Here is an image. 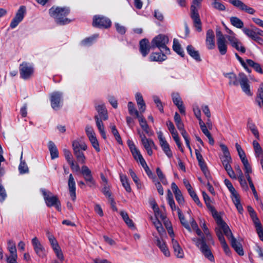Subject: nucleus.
I'll list each match as a JSON object with an SVG mask.
<instances>
[{"label": "nucleus", "instance_id": "62", "mask_svg": "<svg viewBox=\"0 0 263 263\" xmlns=\"http://www.w3.org/2000/svg\"><path fill=\"white\" fill-rule=\"evenodd\" d=\"M154 102L156 104L157 107L160 112H163V107L162 102L158 97L154 96L153 97Z\"/></svg>", "mask_w": 263, "mask_h": 263}, {"label": "nucleus", "instance_id": "47", "mask_svg": "<svg viewBox=\"0 0 263 263\" xmlns=\"http://www.w3.org/2000/svg\"><path fill=\"white\" fill-rule=\"evenodd\" d=\"M242 31L247 36L251 39L252 40L255 41L260 45H263V39L260 36H257L246 31Z\"/></svg>", "mask_w": 263, "mask_h": 263}, {"label": "nucleus", "instance_id": "43", "mask_svg": "<svg viewBox=\"0 0 263 263\" xmlns=\"http://www.w3.org/2000/svg\"><path fill=\"white\" fill-rule=\"evenodd\" d=\"M247 64L251 67L253 68L254 70L260 73H262L263 71L259 64L255 62L252 60L247 59L246 60Z\"/></svg>", "mask_w": 263, "mask_h": 263}, {"label": "nucleus", "instance_id": "35", "mask_svg": "<svg viewBox=\"0 0 263 263\" xmlns=\"http://www.w3.org/2000/svg\"><path fill=\"white\" fill-rule=\"evenodd\" d=\"M253 145L255 154V156L257 158L263 159V150L259 143L257 141L254 140L253 141Z\"/></svg>", "mask_w": 263, "mask_h": 263}, {"label": "nucleus", "instance_id": "25", "mask_svg": "<svg viewBox=\"0 0 263 263\" xmlns=\"http://www.w3.org/2000/svg\"><path fill=\"white\" fill-rule=\"evenodd\" d=\"M140 125L145 133L148 136H151L153 135V132L150 129L147 122L144 117L141 115L138 118Z\"/></svg>", "mask_w": 263, "mask_h": 263}, {"label": "nucleus", "instance_id": "32", "mask_svg": "<svg viewBox=\"0 0 263 263\" xmlns=\"http://www.w3.org/2000/svg\"><path fill=\"white\" fill-rule=\"evenodd\" d=\"M198 162V165L201 170L202 172L205 175L206 179L209 181L210 179H212V177L210 175V172L208 168V167L206 166V164L204 161V160L199 161Z\"/></svg>", "mask_w": 263, "mask_h": 263}, {"label": "nucleus", "instance_id": "21", "mask_svg": "<svg viewBox=\"0 0 263 263\" xmlns=\"http://www.w3.org/2000/svg\"><path fill=\"white\" fill-rule=\"evenodd\" d=\"M68 185L69 191L70 196L71 197L72 200L74 201L76 199V183L74 178L71 174L69 175Z\"/></svg>", "mask_w": 263, "mask_h": 263}, {"label": "nucleus", "instance_id": "49", "mask_svg": "<svg viewBox=\"0 0 263 263\" xmlns=\"http://www.w3.org/2000/svg\"><path fill=\"white\" fill-rule=\"evenodd\" d=\"M128 109L130 115H135L137 118L141 116L139 115L138 111L135 108L134 104L132 102L128 103Z\"/></svg>", "mask_w": 263, "mask_h": 263}, {"label": "nucleus", "instance_id": "3", "mask_svg": "<svg viewBox=\"0 0 263 263\" xmlns=\"http://www.w3.org/2000/svg\"><path fill=\"white\" fill-rule=\"evenodd\" d=\"M220 228L222 230L223 233L230 241L232 247L237 253L240 256L243 255L244 251L241 243L238 241L234 237L228 224L226 223Z\"/></svg>", "mask_w": 263, "mask_h": 263}, {"label": "nucleus", "instance_id": "5", "mask_svg": "<svg viewBox=\"0 0 263 263\" xmlns=\"http://www.w3.org/2000/svg\"><path fill=\"white\" fill-rule=\"evenodd\" d=\"M168 42V38L164 34H159L155 37L152 41V47L155 48H158L160 51L167 54L170 52V49L166 46Z\"/></svg>", "mask_w": 263, "mask_h": 263}, {"label": "nucleus", "instance_id": "42", "mask_svg": "<svg viewBox=\"0 0 263 263\" xmlns=\"http://www.w3.org/2000/svg\"><path fill=\"white\" fill-rule=\"evenodd\" d=\"M173 48V50L179 55L182 57H184V51L181 48V45L178 41L176 39H174Z\"/></svg>", "mask_w": 263, "mask_h": 263}, {"label": "nucleus", "instance_id": "60", "mask_svg": "<svg viewBox=\"0 0 263 263\" xmlns=\"http://www.w3.org/2000/svg\"><path fill=\"white\" fill-rule=\"evenodd\" d=\"M18 170L21 174L28 173L29 170L26 163L24 161H21L18 166Z\"/></svg>", "mask_w": 263, "mask_h": 263}, {"label": "nucleus", "instance_id": "7", "mask_svg": "<svg viewBox=\"0 0 263 263\" xmlns=\"http://www.w3.org/2000/svg\"><path fill=\"white\" fill-rule=\"evenodd\" d=\"M111 22L109 18L101 15H95L93 17L92 26L99 28L107 29L111 26Z\"/></svg>", "mask_w": 263, "mask_h": 263}, {"label": "nucleus", "instance_id": "6", "mask_svg": "<svg viewBox=\"0 0 263 263\" xmlns=\"http://www.w3.org/2000/svg\"><path fill=\"white\" fill-rule=\"evenodd\" d=\"M41 192L47 206H54L58 211H61V202L57 196L53 195L51 192L45 189H41Z\"/></svg>", "mask_w": 263, "mask_h": 263}, {"label": "nucleus", "instance_id": "55", "mask_svg": "<svg viewBox=\"0 0 263 263\" xmlns=\"http://www.w3.org/2000/svg\"><path fill=\"white\" fill-rule=\"evenodd\" d=\"M89 140L90 142H91L92 146L96 149V151L97 152H100V146H99V144L98 140L96 138V135L89 138Z\"/></svg>", "mask_w": 263, "mask_h": 263}, {"label": "nucleus", "instance_id": "38", "mask_svg": "<svg viewBox=\"0 0 263 263\" xmlns=\"http://www.w3.org/2000/svg\"><path fill=\"white\" fill-rule=\"evenodd\" d=\"M177 212L179 220L182 225L186 228L189 231L191 232V228L187 221L185 220L184 215L182 214L181 211L180 209L177 208Z\"/></svg>", "mask_w": 263, "mask_h": 263}, {"label": "nucleus", "instance_id": "46", "mask_svg": "<svg viewBox=\"0 0 263 263\" xmlns=\"http://www.w3.org/2000/svg\"><path fill=\"white\" fill-rule=\"evenodd\" d=\"M103 186L102 193L106 197L108 198V199L110 202V204H115L114 199L111 197V193L110 191L109 186L107 184H103Z\"/></svg>", "mask_w": 263, "mask_h": 263}, {"label": "nucleus", "instance_id": "8", "mask_svg": "<svg viewBox=\"0 0 263 263\" xmlns=\"http://www.w3.org/2000/svg\"><path fill=\"white\" fill-rule=\"evenodd\" d=\"M33 68L29 63L23 62L20 66V75L23 79H29L33 74Z\"/></svg>", "mask_w": 263, "mask_h": 263}, {"label": "nucleus", "instance_id": "33", "mask_svg": "<svg viewBox=\"0 0 263 263\" xmlns=\"http://www.w3.org/2000/svg\"><path fill=\"white\" fill-rule=\"evenodd\" d=\"M135 98L140 112H143L145 110L146 106L142 95L139 92H137L136 94Z\"/></svg>", "mask_w": 263, "mask_h": 263}, {"label": "nucleus", "instance_id": "24", "mask_svg": "<svg viewBox=\"0 0 263 263\" xmlns=\"http://www.w3.org/2000/svg\"><path fill=\"white\" fill-rule=\"evenodd\" d=\"M155 239L156 245L159 247L165 256H169L170 255V251L166 247L165 242L163 239H160L158 237L156 236Z\"/></svg>", "mask_w": 263, "mask_h": 263}, {"label": "nucleus", "instance_id": "23", "mask_svg": "<svg viewBox=\"0 0 263 263\" xmlns=\"http://www.w3.org/2000/svg\"><path fill=\"white\" fill-rule=\"evenodd\" d=\"M220 147L223 154V156L221 158L222 164L231 163L232 158L228 147L223 144H221Z\"/></svg>", "mask_w": 263, "mask_h": 263}, {"label": "nucleus", "instance_id": "16", "mask_svg": "<svg viewBox=\"0 0 263 263\" xmlns=\"http://www.w3.org/2000/svg\"><path fill=\"white\" fill-rule=\"evenodd\" d=\"M222 230L219 227V228H216L215 232L216 233V235L220 242L221 246L223 248V250L226 253V254L228 256H230L231 254V252L230 249L228 245H227L225 239L224 238L223 235L222 233Z\"/></svg>", "mask_w": 263, "mask_h": 263}, {"label": "nucleus", "instance_id": "11", "mask_svg": "<svg viewBox=\"0 0 263 263\" xmlns=\"http://www.w3.org/2000/svg\"><path fill=\"white\" fill-rule=\"evenodd\" d=\"M26 7L21 6L17 10L14 17L11 21L10 27L11 28H15L18 24L23 20L26 13Z\"/></svg>", "mask_w": 263, "mask_h": 263}, {"label": "nucleus", "instance_id": "61", "mask_svg": "<svg viewBox=\"0 0 263 263\" xmlns=\"http://www.w3.org/2000/svg\"><path fill=\"white\" fill-rule=\"evenodd\" d=\"M142 144L145 149L150 147L155 148L156 147L154 141L152 139H147L146 140L142 141Z\"/></svg>", "mask_w": 263, "mask_h": 263}, {"label": "nucleus", "instance_id": "41", "mask_svg": "<svg viewBox=\"0 0 263 263\" xmlns=\"http://www.w3.org/2000/svg\"><path fill=\"white\" fill-rule=\"evenodd\" d=\"M230 22L233 26L237 28H242L243 29V27L244 25L243 23L238 17L236 16H232L230 17Z\"/></svg>", "mask_w": 263, "mask_h": 263}, {"label": "nucleus", "instance_id": "59", "mask_svg": "<svg viewBox=\"0 0 263 263\" xmlns=\"http://www.w3.org/2000/svg\"><path fill=\"white\" fill-rule=\"evenodd\" d=\"M243 167H244V171L245 173H252V169L251 165L248 162V160L247 159L243 160L241 161Z\"/></svg>", "mask_w": 263, "mask_h": 263}, {"label": "nucleus", "instance_id": "45", "mask_svg": "<svg viewBox=\"0 0 263 263\" xmlns=\"http://www.w3.org/2000/svg\"><path fill=\"white\" fill-rule=\"evenodd\" d=\"M120 180L122 182V184L124 187L126 192L130 193L132 191L130 184L128 181L127 177L126 175H120Z\"/></svg>", "mask_w": 263, "mask_h": 263}, {"label": "nucleus", "instance_id": "56", "mask_svg": "<svg viewBox=\"0 0 263 263\" xmlns=\"http://www.w3.org/2000/svg\"><path fill=\"white\" fill-rule=\"evenodd\" d=\"M235 147L238 152V155L241 161L247 159L245 152L242 149L241 146L237 143L235 144Z\"/></svg>", "mask_w": 263, "mask_h": 263}, {"label": "nucleus", "instance_id": "18", "mask_svg": "<svg viewBox=\"0 0 263 263\" xmlns=\"http://www.w3.org/2000/svg\"><path fill=\"white\" fill-rule=\"evenodd\" d=\"M211 201H209L207 203H205L208 209L211 212L213 217L214 218L217 224L219 226V227L221 228L226 223L222 220L221 216L218 215L216 210L214 208V207L211 204Z\"/></svg>", "mask_w": 263, "mask_h": 263}, {"label": "nucleus", "instance_id": "1", "mask_svg": "<svg viewBox=\"0 0 263 263\" xmlns=\"http://www.w3.org/2000/svg\"><path fill=\"white\" fill-rule=\"evenodd\" d=\"M69 12L70 9L68 7H52L49 10L50 15L60 25H64L71 22V20L66 17Z\"/></svg>", "mask_w": 263, "mask_h": 263}, {"label": "nucleus", "instance_id": "17", "mask_svg": "<svg viewBox=\"0 0 263 263\" xmlns=\"http://www.w3.org/2000/svg\"><path fill=\"white\" fill-rule=\"evenodd\" d=\"M31 242L36 254L40 257H44L46 255V251L36 237H34Z\"/></svg>", "mask_w": 263, "mask_h": 263}, {"label": "nucleus", "instance_id": "15", "mask_svg": "<svg viewBox=\"0 0 263 263\" xmlns=\"http://www.w3.org/2000/svg\"><path fill=\"white\" fill-rule=\"evenodd\" d=\"M191 17L193 20L194 26L198 32L202 31L201 22L199 17V14L197 9H195L194 7H191Z\"/></svg>", "mask_w": 263, "mask_h": 263}, {"label": "nucleus", "instance_id": "14", "mask_svg": "<svg viewBox=\"0 0 263 263\" xmlns=\"http://www.w3.org/2000/svg\"><path fill=\"white\" fill-rule=\"evenodd\" d=\"M228 2L240 10L244 11L249 14H253L255 12L253 8L248 7L240 0H228Z\"/></svg>", "mask_w": 263, "mask_h": 263}, {"label": "nucleus", "instance_id": "39", "mask_svg": "<svg viewBox=\"0 0 263 263\" xmlns=\"http://www.w3.org/2000/svg\"><path fill=\"white\" fill-rule=\"evenodd\" d=\"M217 45L220 53L221 55H224L227 51V45L226 40L217 41Z\"/></svg>", "mask_w": 263, "mask_h": 263}, {"label": "nucleus", "instance_id": "36", "mask_svg": "<svg viewBox=\"0 0 263 263\" xmlns=\"http://www.w3.org/2000/svg\"><path fill=\"white\" fill-rule=\"evenodd\" d=\"M256 101L260 107H263V83L260 85L258 89Z\"/></svg>", "mask_w": 263, "mask_h": 263}, {"label": "nucleus", "instance_id": "28", "mask_svg": "<svg viewBox=\"0 0 263 263\" xmlns=\"http://www.w3.org/2000/svg\"><path fill=\"white\" fill-rule=\"evenodd\" d=\"M163 52H154L152 53L149 58L151 61H156V62H162L166 60V56L165 53H163Z\"/></svg>", "mask_w": 263, "mask_h": 263}, {"label": "nucleus", "instance_id": "20", "mask_svg": "<svg viewBox=\"0 0 263 263\" xmlns=\"http://www.w3.org/2000/svg\"><path fill=\"white\" fill-rule=\"evenodd\" d=\"M171 187L174 194L175 198L178 204L183 205L184 203V199L181 191L175 182L171 184Z\"/></svg>", "mask_w": 263, "mask_h": 263}, {"label": "nucleus", "instance_id": "9", "mask_svg": "<svg viewBox=\"0 0 263 263\" xmlns=\"http://www.w3.org/2000/svg\"><path fill=\"white\" fill-rule=\"evenodd\" d=\"M239 84H240L242 91L248 96H252V93L250 90L249 81L246 75L242 73H239L238 74Z\"/></svg>", "mask_w": 263, "mask_h": 263}, {"label": "nucleus", "instance_id": "58", "mask_svg": "<svg viewBox=\"0 0 263 263\" xmlns=\"http://www.w3.org/2000/svg\"><path fill=\"white\" fill-rule=\"evenodd\" d=\"M172 100L173 103L177 107L179 106L180 104H183V102L178 93L172 94Z\"/></svg>", "mask_w": 263, "mask_h": 263}, {"label": "nucleus", "instance_id": "40", "mask_svg": "<svg viewBox=\"0 0 263 263\" xmlns=\"http://www.w3.org/2000/svg\"><path fill=\"white\" fill-rule=\"evenodd\" d=\"M251 27H252V29L244 28H243L242 31H246L250 33H253L255 35H256L257 36L263 37V30H261L259 28L255 27L253 25H251Z\"/></svg>", "mask_w": 263, "mask_h": 263}, {"label": "nucleus", "instance_id": "10", "mask_svg": "<svg viewBox=\"0 0 263 263\" xmlns=\"http://www.w3.org/2000/svg\"><path fill=\"white\" fill-rule=\"evenodd\" d=\"M63 93L59 91H54L50 94V102L52 108L54 110L59 109L62 104Z\"/></svg>", "mask_w": 263, "mask_h": 263}, {"label": "nucleus", "instance_id": "57", "mask_svg": "<svg viewBox=\"0 0 263 263\" xmlns=\"http://www.w3.org/2000/svg\"><path fill=\"white\" fill-rule=\"evenodd\" d=\"M97 37L98 35H96L93 36L86 38L81 42V44L84 46H89L92 44Z\"/></svg>", "mask_w": 263, "mask_h": 263}, {"label": "nucleus", "instance_id": "12", "mask_svg": "<svg viewBox=\"0 0 263 263\" xmlns=\"http://www.w3.org/2000/svg\"><path fill=\"white\" fill-rule=\"evenodd\" d=\"M81 173L84 176V178L90 187H96V182L92 176L91 172L90 169L86 165H83L81 168Z\"/></svg>", "mask_w": 263, "mask_h": 263}, {"label": "nucleus", "instance_id": "53", "mask_svg": "<svg viewBox=\"0 0 263 263\" xmlns=\"http://www.w3.org/2000/svg\"><path fill=\"white\" fill-rule=\"evenodd\" d=\"M174 121L176 125V126L178 129H182V127H184V124L181 121L180 115L178 112H175L174 116Z\"/></svg>", "mask_w": 263, "mask_h": 263}, {"label": "nucleus", "instance_id": "31", "mask_svg": "<svg viewBox=\"0 0 263 263\" xmlns=\"http://www.w3.org/2000/svg\"><path fill=\"white\" fill-rule=\"evenodd\" d=\"M224 76L229 80V84L230 85L238 86L239 84V78H237L236 75L233 73H224Z\"/></svg>", "mask_w": 263, "mask_h": 263}, {"label": "nucleus", "instance_id": "4", "mask_svg": "<svg viewBox=\"0 0 263 263\" xmlns=\"http://www.w3.org/2000/svg\"><path fill=\"white\" fill-rule=\"evenodd\" d=\"M192 240L199 249L204 257L211 261H214V257L210 247L205 242V238L202 236L201 238L194 237Z\"/></svg>", "mask_w": 263, "mask_h": 263}, {"label": "nucleus", "instance_id": "30", "mask_svg": "<svg viewBox=\"0 0 263 263\" xmlns=\"http://www.w3.org/2000/svg\"><path fill=\"white\" fill-rule=\"evenodd\" d=\"M96 108L98 112L100 118L102 119L103 120L108 119L107 111L104 104L98 105L96 107Z\"/></svg>", "mask_w": 263, "mask_h": 263}, {"label": "nucleus", "instance_id": "26", "mask_svg": "<svg viewBox=\"0 0 263 263\" xmlns=\"http://www.w3.org/2000/svg\"><path fill=\"white\" fill-rule=\"evenodd\" d=\"M172 246L174 249V253L178 258H182L183 257L184 253L182 249L180 246L178 241L174 238L172 239Z\"/></svg>", "mask_w": 263, "mask_h": 263}, {"label": "nucleus", "instance_id": "63", "mask_svg": "<svg viewBox=\"0 0 263 263\" xmlns=\"http://www.w3.org/2000/svg\"><path fill=\"white\" fill-rule=\"evenodd\" d=\"M140 163L148 177H151L152 175H153L152 171L149 168L144 159H142Z\"/></svg>", "mask_w": 263, "mask_h": 263}, {"label": "nucleus", "instance_id": "64", "mask_svg": "<svg viewBox=\"0 0 263 263\" xmlns=\"http://www.w3.org/2000/svg\"><path fill=\"white\" fill-rule=\"evenodd\" d=\"M63 153L65 158L68 163L73 160L72 155L69 150L65 148L63 149Z\"/></svg>", "mask_w": 263, "mask_h": 263}, {"label": "nucleus", "instance_id": "52", "mask_svg": "<svg viewBox=\"0 0 263 263\" xmlns=\"http://www.w3.org/2000/svg\"><path fill=\"white\" fill-rule=\"evenodd\" d=\"M212 5L214 8L219 11H224L226 10L225 6L220 0H214L212 3Z\"/></svg>", "mask_w": 263, "mask_h": 263}, {"label": "nucleus", "instance_id": "13", "mask_svg": "<svg viewBox=\"0 0 263 263\" xmlns=\"http://www.w3.org/2000/svg\"><path fill=\"white\" fill-rule=\"evenodd\" d=\"M157 133L158 135V138L159 140L160 145L162 147L163 152L168 158L172 157L173 154L170 148V145L165 139L164 137H163L162 132L159 131Z\"/></svg>", "mask_w": 263, "mask_h": 263}, {"label": "nucleus", "instance_id": "29", "mask_svg": "<svg viewBox=\"0 0 263 263\" xmlns=\"http://www.w3.org/2000/svg\"><path fill=\"white\" fill-rule=\"evenodd\" d=\"M95 119L96 120L97 126L100 134L101 135L102 138L105 139L106 138V136L104 130V125L102 122L103 119L99 118L98 115L95 116Z\"/></svg>", "mask_w": 263, "mask_h": 263}, {"label": "nucleus", "instance_id": "2", "mask_svg": "<svg viewBox=\"0 0 263 263\" xmlns=\"http://www.w3.org/2000/svg\"><path fill=\"white\" fill-rule=\"evenodd\" d=\"M72 147L77 161L82 164L85 163L86 157L83 151L87 149L86 144L82 141L75 140L72 142Z\"/></svg>", "mask_w": 263, "mask_h": 263}, {"label": "nucleus", "instance_id": "48", "mask_svg": "<svg viewBox=\"0 0 263 263\" xmlns=\"http://www.w3.org/2000/svg\"><path fill=\"white\" fill-rule=\"evenodd\" d=\"M110 127L111 128V133L114 135L118 143L120 144H122L123 142L121 138L117 129L116 128V126L114 124H111Z\"/></svg>", "mask_w": 263, "mask_h": 263}, {"label": "nucleus", "instance_id": "22", "mask_svg": "<svg viewBox=\"0 0 263 263\" xmlns=\"http://www.w3.org/2000/svg\"><path fill=\"white\" fill-rule=\"evenodd\" d=\"M215 35L212 29H209L206 33V46L209 49H213L215 46L214 42Z\"/></svg>", "mask_w": 263, "mask_h": 263}, {"label": "nucleus", "instance_id": "27", "mask_svg": "<svg viewBox=\"0 0 263 263\" xmlns=\"http://www.w3.org/2000/svg\"><path fill=\"white\" fill-rule=\"evenodd\" d=\"M186 50L188 54L197 62L201 61L198 51L196 50L195 48L192 45H188L186 47Z\"/></svg>", "mask_w": 263, "mask_h": 263}, {"label": "nucleus", "instance_id": "34", "mask_svg": "<svg viewBox=\"0 0 263 263\" xmlns=\"http://www.w3.org/2000/svg\"><path fill=\"white\" fill-rule=\"evenodd\" d=\"M48 148L50 151L51 159H54L59 157L58 149L55 144L53 142H49Z\"/></svg>", "mask_w": 263, "mask_h": 263}, {"label": "nucleus", "instance_id": "51", "mask_svg": "<svg viewBox=\"0 0 263 263\" xmlns=\"http://www.w3.org/2000/svg\"><path fill=\"white\" fill-rule=\"evenodd\" d=\"M224 183L232 195V197H234L238 195L230 180L227 179H225Z\"/></svg>", "mask_w": 263, "mask_h": 263}, {"label": "nucleus", "instance_id": "50", "mask_svg": "<svg viewBox=\"0 0 263 263\" xmlns=\"http://www.w3.org/2000/svg\"><path fill=\"white\" fill-rule=\"evenodd\" d=\"M120 214L122 218L123 219L124 221L127 224V225H128V227H134V224L132 220L129 218L128 215L126 212L122 211L121 212Z\"/></svg>", "mask_w": 263, "mask_h": 263}, {"label": "nucleus", "instance_id": "54", "mask_svg": "<svg viewBox=\"0 0 263 263\" xmlns=\"http://www.w3.org/2000/svg\"><path fill=\"white\" fill-rule=\"evenodd\" d=\"M8 249L11 255H17L15 244L12 240H9Z\"/></svg>", "mask_w": 263, "mask_h": 263}, {"label": "nucleus", "instance_id": "44", "mask_svg": "<svg viewBox=\"0 0 263 263\" xmlns=\"http://www.w3.org/2000/svg\"><path fill=\"white\" fill-rule=\"evenodd\" d=\"M232 199L238 212L240 214H242L243 209L242 208L241 204L240 203L239 195H237L234 197H232Z\"/></svg>", "mask_w": 263, "mask_h": 263}, {"label": "nucleus", "instance_id": "37", "mask_svg": "<svg viewBox=\"0 0 263 263\" xmlns=\"http://www.w3.org/2000/svg\"><path fill=\"white\" fill-rule=\"evenodd\" d=\"M247 126L249 129L251 131L252 134L254 135L255 137L258 140L259 139V134L257 130V128L255 125L252 122V120L249 119L248 121Z\"/></svg>", "mask_w": 263, "mask_h": 263}, {"label": "nucleus", "instance_id": "19", "mask_svg": "<svg viewBox=\"0 0 263 263\" xmlns=\"http://www.w3.org/2000/svg\"><path fill=\"white\" fill-rule=\"evenodd\" d=\"M150 45L148 40L145 38L139 42V50L143 57H146L150 51Z\"/></svg>", "mask_w": 263, "mask_h": 263}]
</instances>
